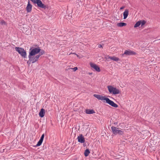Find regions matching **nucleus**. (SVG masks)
I'll return each mask as SVG.
<instances>
[{
    "instance_id": "nucleus-1",
    "label": "nucleus",
    "mask_w": 160,
    "mask_h": 160,
    "mask_svg": "<svg viewBox=\"0 0 160 160\" xmlns=\"http://www.w3.org/2000/svg\"><path fill=\"white\" fill-rule=\"evenodd\" d=\"M93 96L99 100H105L106 102L114 108H117L118 105L114 103V102L110 100L109 98H106L105 96H103L99 94H94Z\"/></svg>"
},
{
    "instance_id": "nucleus-2",
    "label": "nucleus",
    "mask_w": 160,
    "mask_h": 160,
    "mask_svg": "<svg viewBox=\"0 0 160 160\" xmlns=\"http://www.w3.org/2000/svg\"><path fill=\"white\" fill-rule=\"evenodd\" d=\"M40 51L41 49L39 47L37 48L31 47L29 50V55L34 56L38 53Z\"/></svg>"
},
{
    "instance_id": "nucleus-3",
    "label": "nucleus",
    "mask_w": 160,
    "mask_h": 160,
    "mask_svg": "<svg viewBox=\"0 0 160 160\" xmlns=\"http://www.w3.org/2000/svg\"><path fill=\"white\" fill-rule=\"evenodd\" d=\"M108 90L110 93L113 94H117L120 93V92L118 89L116 88H114L112 86H108L107 87Z\"/></svg>"
},
{
    "instance_id": "nucleus-4",
    "label": "nucleus",
    "mask_w": 160,
    "mask_h": 160,
    "mask_svg": "<svg viewBox=\"0 0 160 160\" xmlns=\"http://www.w3.org/2000/svg\"><path fill=\"white\" fill-rule=\"evenodd\" d=\"M15 49L16 51L22 57L24 58H26V52L23 48L19 47H16L15 48Z\"/></svg>"
},
{
    "instance_id": "nucleus-5",
    "label": "nucleus",
    "mask_w": 160,
    "mask_h": 160,
    "mask_svg": "<svg viewBox=\"0 0 160 160\" xmlns=\"http://www.w3.org/2000/svg\"><path fill=\"white\" fill-rule=\"evenodd\" d=\"M113 133L115 135L119 134L122 135L123 134V132L122 130H119L118 128L112 126L111 128Z\"/></svg>"
},
{
    "instance_id": "nucleus-6",
    "label": "nucleus",
    "mask_w": 160,
    "mask_h": 160,
    "mask_svg": "<svg viewBox=\"0 0 160 160\" xmlns=\"http://www.w3.org/2000/svg\"><path fill=\"white\" fill-rule=\"evenodd\" d=\"M28 58L29 61L31 62L32 63H33L37 62L39 58V56L37 55L36 56H32L28 55Z\"/></svg>"
},
{
    "instance_id": "nucleus-7",
    "label": "nucleus",
    "mask_w": 160,
    "mask_h": 160,
    "mask_svg": "<svg viewBox=\"0 0 160 160\" xmlns=\"http://www.w3.org/2000/svg\"><path fill=\"white\" fill-rule=\"evenodd\" d=\"M136 53L133 51L130 50H126L125 51L123 54H122V56L123 55H125L127 56H132L135 55Z\"/></svg>"
},
{
    "instance_id": "nucleus-8",
    "label": "nucleus",
    "mask_w": 160,
    "mask_h": 160,
    "mask_svg": "<svg viewBox=\"0 0 160 160\" xmlns=\"http://www.w3.org/2000/svg\"><path fill=\"white\" fill-rule=\"evenodd\" d=\"M90 65L92 68L94 69L97 72H99L101 70L99 67L96 64L91 62Z\"/></svg>"
},
{
    "instance_id": "nucleus-9",
    "label": "nucleus",
    "mask_w": 160,
    "mask_h": 160,
    "mask_svg": "<svg viewBox=\"0 0 160 160\" xmlns=\"http://www.w3.org/2000/svg\"><path fill=\"white\" fill-rule=\"evenodd\" d=\"M37 6L41 8L45 9L47 8V6L43 4L40 0H38L36 2Z\"/></svg>"
},
{
    "instance_id": "nucleus-10",
    "label": "nucleus",
    "mask_w": 160,
    "mask_h": 160,
    "mask_svg": "<svg viewBox=\"0 0 160 160\" xmlns=\"http://www.w3.org/2000/svg\"><path fill=\"white\" fill-rule=\"evenodd\" d=\"M77 139H78V141L79 142L83 143L85 142V138L82 134H80L79 136L78 137Z\"/></svg>"
},
{
    "instance_id": "nucleus-11",
    "label": "nucleus",
    "mask_w": 160,
    "mask_h": 160,
    "mask_svg": "<svg viewBox=\"0 0 160 160\" xmlns=\"http://www.w3.org/2000/svg\"><path fill=\"white\" fill-rule=\"evenodd\" d=\"M44 134H43L42 135L40 140L38 142L36 145L35 146V147H38L40 146L42 143V142L43 141V140L44 138Z\"/></svg>"
},
{
    "instance_id": "nucleus-12",
    "label": "nucleus",
    "mask_w": 160,
    "mask_h": 160,
    "mask_svg": "<svg viewBox=\"0 0 160 160\" xmlns=\"http://www.w3.org/2000/svg\"><path fill=\"white\" fill-rule=\"evenodd\" d=\"M32 6L30 4L29 1L28 2V4L26 7V10L28 12H31L32 9Z\"/></svg>"
},
{
    "instance_id": "nucleus-13",
    "label": "nucleus",
    "mask_w": 160,
    "mask_h": 160,
    "mask_svg": "<svg viewBox=\"0 0 160 160\" xmlns=\"http://www.w3.org/2000/svg\"><path fill=\"white\" fill-rule=\"evenodd\" d=\"M107 59H110L114 61H117L119 60V59L118 58L115 56L110 57L108 56H107V58H106Z\"/></svg>"
},
{
    "instance_id": "nucleus-14",
    "label": "nucleus",
    "mask_w": 160,
    "mask_h": 160,
    "mask_svg": "<svg viewBox=\"0 0 160 160\" xmlns=\"http://www.w3.org/2000/svg\"><path fill=\"white\" fill-rule=\"evenodd\" d=\"M45 114V110L43 108H42L40 111L39 114L40 117L42 118L44 116Z\"/></svg>"
},
{
    "instance_id": "nucleus-15",
    "label": "nucleus",
    "mask_w": 160,
    "mask_h": 160,
    "mask_svg": "<svg viewBox=\"0 0 160 160\" xmlns=\"http://www.w3.org/2000/svg\"><path fill=\"white\" fill-rule=\"evenodd\" d=\"M128 12L129 11L128 9H126L125 10V11L123 13L124 19H125L127 18L128 15Z\"/></svg>"
},
{
    "instance_id": "nucleus-16",
    "label": "nucleus",
    "mask_w": 160,
    "mask_h": 160,
    "mask_svg": "<svg viewBox=\"0 0 160 160\" xmlns=\"http://www.w3.org/2000/svg\"><path fill=\"white\" fill-rule=\"evenodd\" d=\"M85 112L87 114H92L94 113L95 112L92 109H86L85 110Z\"/></svg>"
},
{
    "instance_id": "nucleus-17",
    "label": "nucleus",
    "mask_w": 160,
    "mask_h": 160,
    "mask_svg": "<svg viewBox=\"0 0 160 160\" xmlns=\"http://www.w3.org/2000/svg\"><path fill=\"white\" fill-rule=\"evenodd\" d=\"M127 24L126 23L121 22L120 23H118L117 24V26L119 27H122L124 26H126Z\"/></svg>"
},
{
    "instance_id": "nucleus-18",
    "label": "nucleus",
    "mask_w": 160,
    "mask_h": 160,
    "mask_svg": "<svg viewBox=\"0 0 160 160\" xmlns=\"http://www.w3.org/2000/svg\"><path fill=\"white\" fill-rule=\"evenodd\" d=\"M90 152L88 149H86L84 152V155L85 157H87L89 154L90 153Z\"/></svg>"
},
{
    "instance_id": "nucleus-19",
    "label": "nucleus",
    "mask_w": 160,
    "mask_h": 160,
    "mask_svg": "<svg viewBox=\"0 0 160 160\" xmlns=\"http://www.w3.org/2000/svg\"><path fill=\"white\" fill-rule=\"evenodd\" d=\"M141 25L140 22L139 21L137 22L135 24L134 27L135 28H136L138 27H139Z\"/></svg>"
},
{
    "instance_id": "nucleus-20",
    "label": "nucleus",
    "mask_w": 160,
    "mask_h": 160,
    "mask_svg": "<svg viewBox=\"0 0 160 160\" xmlns=\"http://www.w3.org/2000/svg\"><path fill=\"white\" fill-rule=\"evenodd\" d=\"M39 53L37 55H39V57H40V56H41L42 55L45 53V51L43 50H41L40 52H39V53Z\"/></svg>"
},
{
    "instance_id": "nucleus-21",
    "label": "nucleus",
    "mask_w": 160,
    "mask_h": 160,
    "mask_svg": "<svg viewBox=\"0 0 160 160\" xmlns=\"http://www.w3.org/2000/svg\"><path fill=\"white\" fill-rule=\"evenodd\" d=\"M0 23L1 25H6L7 23L3 20H2L0 22Z\"/></svg>"
},
{
    "instance_id": "nucleus-22",
    "label": "nucleus",
    "mask_w": 160,
    "mask_h": 160,
    "mask_svg": "<svg viewBox=\"0 0 160 160\" xmlns=\"http://www.w3.org/2000/svg\"><path fill=\"white\" fill-rule=\"evenodd\" d=\"M140 22L141 26H142L144 25L146 22L144 20H140Z\"/></svg>"
},
{
    "instance_id": "nucleus-23",
    "label": "nucleus",
    "mask_w": 160,
    "mask_h": 160,
    "mask_svg": "<svg viewBox=\"0 0 160 160\" xmlns=\"http://www.w3.org/2000/svg\"><path fill=\"white\" fill-rule=\"evenodd\" d=\"M38 0H33L32 2L34 3H36Z\"/></svg>"
},
{
    "instance_id": "nucleus-24",
    "label": "nucleus",
    "mask_w": 160,
    "mask_h": 160,
    "mask_svg": "<svg viewBox=\"0 0 160 160\" xmlns=\"http://www.w3.org/2000/svg\"><path fill=\"white\" fill-rule=\"evenodd\" d=\"M102 45L101 44H99L98 45V47L99 48H102Z\"/></svg>"
},
{
    "instance_id": "nucleus-25",
    "label": "nucleus",
    "mask_w": 160,
    "mask_h": 160,
    "mask_svg": "<svg viewBox=\"0 0 160 160\" xmlns=\"http://www.w3.org/2000/svg\"><path fill=\"white\" fill-rule=\"evenodd\" d=\"M72 69H74V71H75L78 69V68L77 67H75L74 68H72Z\"/></svg>"
},
{
    "instance_id": "nucleus-26",
    "label": "nucleus",
    "mask_w": 160,
    "mask_h": 160,
    "mask_svg": "<svg viewBox=\"0 0 160 160\" xmlns=\"http://www.w3.org/2000/svg\"><path fill=\"white\" fill-rule=\"evenodd\" d=\"M124 8H125V7H124V6H122V7H121L120 8V10L123 9Z\"/></svg>"
},
{
    "instance_id": "nucleus-27",
    "label": "nucleus",
    "mask_w": 160,
    "mask_h": 160,
    "mask_svg": "<svg viewBox=\"0 0 160 160\" xmlns=\"http://www.w3.org/2000/svg\"><path fill=\"white\" fill-rule=\"evenodd\" d=\"M30 61H29V60L27 62V63L28 64H30Z\"/></svg>"
},
{
    "instance_id": "nucleus-28",
    "label": "nucleus",
    "mask_w": 160,
    "mask_h": 160,
    "mask_svg": "<svg viewBox=\"0 0 160 160\" xmlns=\"http://www.w3.org/2000/svg\"><path fill=\"white\" fill-rule=\"evenodd\" d=\"M31 1H32L33 0H30Z\"/></svg>"
},
{
    "instance_id": "nucleus-29",
    "label": "nucleus",
    "mask_w": 160,
    "mask_h": 160,
    "mask_svg": "<svg viewBox=\"0 0 160 160\" xmlns=\"http://www.w3.org/2000/svg\"><path fill=\"white\" fill-rule=\"evenodd\" d=\"M159 124H160V122H159Z\"/></svg>"
}]
</instances>
